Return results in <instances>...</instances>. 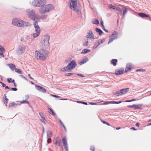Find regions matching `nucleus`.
<instances>
[{"instance_id":"nucleus-64","label":"nucleus","mask_w":151,"mask_h":151,"mask_svg":"<svg viewBox=\"0 0 151 151\" xmlns=\"http://www.w3.org/2000/svg\"><path fill=\"white\" fill-rule=\"evenodd\" d=\"M115 128H116V129L119 130V129H120L121 128V127H116Z\"/></svg>"},{"instance_id":"nucleus-9","label":"nucleus","mask_w":151,"mask_h":151,"mask_svg":"<svg viewBox=\"0 0 151 151\" xmlns=\"http://www.w3.org/2000/svg\"><path fill=\"white\" fill-rule=\"evenodd\" d=\"M118 37V33L116 31L114 32L111 35L109 36V40L108 44L112 42L114 40L116 39Z\"/></svg>"},{"instance_id":"nucleus-40","label":"nucleus","mask_w":151,"mask_h":151,"mask_svg":"<svg viewBox=\"0 0 151 151\" xmlns=\"http://www.w3.org/2000/svg\"><path fill=\"white\" fill-rule=\"evenodd\" d=\"M0 51L2 52H5V50L3 47L0 45Z\"/></svg>"},{"instance_id":"nucleus-5","label":"nucleus","mask_w":151,"mask_h":151,"mask_svg":"<svg viewBox=\"0 0 151 151\" xmlns=\"http://www.w3.org/2000/svg\"><path fill=\"white\" fill-rule=\"evenodd\" d=\"M27 14L28 16L31 18L35 22L38 21L37 20V16L35 14V12L33 10H28L27 11Z\"/></svg>"},{"instance_id":"nucleus-24","label":"nucleus","mask_w":151,"mask_h":151,"mask_svg":"<svg viewBox=\"0 0 151 151\" xmlns=\"http://www.w3.org/2000/svg\"><path fill=\"white\" fill-rule=\"evenodd\" d=\"M62 142L63 144V146L65 149L66 150V138L64 137L62 139Z\"/></svg>"},{"instance_id":"nucleus-58","label":"nucleus","mask_w":151,"mask_h":151,"mask_svg":"<svg viewBox=\"0 0 151 151\" xmlns=\"http://www.w3.org/2000/svg\"><path fill=\"white\" fill-rule=\"evenodd\" d=\"M11 89H12L13 91H17V88H11Z\"/></svg>"},{"instance_id":"nucleus-48","label":"nucleus","mask_w":151,"mask_h":151,"mask_svg":"<svg viewBox=\"0 0 151 151\" xmlns=\"http://www.w3.org/2000/svg\"><path fill=\"white\" fill-rule=\"evenodd\" d=\"M19 102H20V103H28L27 101L26 100H23V101H19Z\"/></svg>"},{"instance_id":"nucleus-31","label":"nucleus","mask_w":151,"mask_h":151,"mask_svg":"<svg viewBox=\"0 0 151 151\" xmlns=\"http://www.w3.org/2000/svg\"><path fill=\"white\" fill-rule=\"evenodd\" d=\"M4 96H5V98L4 99V103L6 106H7V104L8 101L9 100L6 97V96L5 94L4 95Z\"/></svg>"},{"instance_id":"nucleus-46","label":"nucleus","mask_w":151,"mask_h":151,"mask_svg":"<svg viewBox=\"0 0 151 151\" xmlns=\"http://www.w3.org/2000/svg\"><path fill=\"white\" fill-rule=\"evenodd\" d=\"M59 122H60V123L62 125V126H63L64 129L65 130V125L63 124V122H62V121H61V120L60 119L59 120Z\"/></svg>"},{"instance_id":"nucleus-11","label":"nucleus","mask_w":151,"mask_h":151,"mask_svg":"<svg viewBox=\"0 0 151 151\" xmlns=\"http://www.w3.org/2000/svg\"><path fill=\"white\" fill-rule=\"evenodd\" d=\"M19 22L17 26L21 27L24 26H29L31 25V24L28 22H24V21L19 19Z\"/></svg>"},{"instance_id":"nucleus-42","label":"nucleus","mask_w":151,"mask_h":151,"mask_svg":"<svg viewBox=\"0 0 151 151\" xmlns=\"http://www.w3.org/2000/svg\"><path fill=\"white\" fill-rule=\"evenodd\" d=\"M88 41H86L83 43V45L84 46H86L88 45Z\"/></svg>"},{"instance_id":"nucleus-27","label":"nucleus","mask_w":151,"mask_h":151,"mask_svg":"<svg viewBox=\"0 0 151 151\" xmlns=\"http://www.w3.org/2000/svg\"><path fill=\"white\" fill-rule=\"evenodd\" d=\"M117 60L116 59H113L111 60V63L114 66H115L117 64Z\"/></svg>"},{"instance_id":"nucleus-26","label":"nucleus","mask_w":151,"mask_h":151,"mask_svg":"<svg viewBox=\"0 0 151 151\" xmlns=\"http://www.w3.org/2000/svg\"><path fill=\"white\" fill-rule=\"evenodd\" d=\"M88 61V59L87 58H86L85 59L82 60L80 63V64L81 65L83 64Z\"/></svg>"},{"instance_id":"nucleus-54","label":"nucleus","mask_w":151,"mask_h":151,"mask_svg":"<svg viewBox=\"0 0 151 151\" xmlns=\"http://www.w3.org/2000/svg\"><path fill=\"white\" fill-rule=\"evenodd\" d=\"M0 83L1 84L3 87H5L6 86V85L2 82H1Z\"/></svg>"},{"instance_id":"nucleus-44","label":"nucleus","mask_w":151,"mask_h":151,"mask_svg":"<svg viewBox=\"0 0 151 151\" xmlns=\"http://www.w3.org/2000/svg\"><path fill=\"white\" fill-rule=\"evenodd\" d=\"M77 102L79 103H80L83 104L85 105H87L88 104L87 103V102H84L83 101H77Z\"/></svg>"},{"instance_id":"nucleus-47","label":"nucleus","mask_w":151,"mask_h":151,"mask_svg":"<svg viewBox=\"0 0 151 151\" xmlns=\"http://www.w3.org/2000/svg\"><path fill=\"white\" fill-rule=\"evenodd\" d=\"M39 114L40 115V116L42 118L44 117V115L42 113V112L39 113Z\"/></svg>"},{"instance_id":"nucleus-41","label":"nucleus","mask_w":151,"mask_h":151,"mask_svg":"<svg viewBox=\"0 0 151 151\" xmlns=\"http://www.w3.org/2000/svg\"><path fill=\"white\" fill-rule=\"evenodd\" d=\"M101 121L104 124H106L107 125H108V126H110V124L108 123V122H106L105 121H104L103 120H101Z\"/></svg>"},{"instance_id":"nucleus-4","label":"nucleus","mask_w":151,"mask_h":151,"mask_svg":"<svg viewBox=\"0 0 151 151\" xmlns=\"http://www.w3.org/2000/svg\"><path fill=\"white\" fill-rule=\"evenodd\" d=\"M50 37L47 35L44 36L42 38L41 41L40 42V45L43 48H46L49 45V40Z\"/></svg>"},{"instance_id":"nucleus-61","label":"nucleus","mask_w":151,"mask_h":151,"mask_svg":"<svg viewBox=\"0 0 151 151\" xmlns=\"http://www.w3.org/2000/svg\"><path fill=\"white\" fill-rule=\"evenodd\" d=\"M135 125L136 126L139 127V123H137Z\"/></svg>"},{"instance_id":"nucleus-34","label":"nucleus","mask_w":151,"mask_h":151,"mask_svg":"<svg viewBox=\"0 0 151 151\" xmlns=\"http://www.w3.org/2000/svg\"><path fill=\"white\" fill-rule=\"evenodd\" d=\"M48 109L50 110V111H49V113L50 114L53 116H55L56 115V114L55 113V112H54L51 109H50L49 108H48Z\"/></svg>"},{"instance_id":"nucleus-3","label":"nucleus","mask_w":151,"mask_h":151,"mask_svg":"<svg viewBox=\"0 0 151 151\" xmlns=\"http://www.w3.org/2000/svg\"><path fill=\"white\" fill-rule=\"evenodd\" d=\"M54 7L51 4H48L46 5H43L39 9V12L41 14H45L46 12H49L50 11L54 9Z\"/></svg>"},{"instance_id":"nucleus-32","label":"nucleus","mask_w":151,"mask_h":151,"mask_svg":"<svg viewBox=\"0 0 151 151\" xmlns=\"http://www.w3.org/2000/svg\"><path fill=\"white\" fill-rule=\"evenodd\" d=\"M16 105V104L14 102H12L9 104V107H12L14 106H15Z\"/></svg>"},{"instance_id":"nucleus-20","label":"nucleus","mask_w":151,"mask_h":151,"mask_svg":"<svg viewBox=\"0 0 151 151\" xmlns=\"http://www.w3.org/2000/svg\"><path fill=\"white\" fill-rule=\"evenodd\" d=\"M138 15L142 18L148 17H149V15L143 13H139Z\"/></svg>"},{"instance_id":"nucleus-13","label":"nucleus","mask_w":151,"mask_h":151,"mask_svg":"<svg viewBox=\"0 0 151 151\" xmlns=\"http://www.w3.org/2000/svg\"><path fill=\"white\" fill-rule=\"evenodd\" d=\"M86 37L87 38H88L90 40L94 39H95L93 33L91 30L89 31L87 33V35Z\"/></svg>"},{"instance_id":"nucleus-10","label":"nucleus","mask_w":151,"mask_h":151,"mask_svg":"<svg viewBox=\"0 0 151 151\" xmlns=\"http://www.w3.org/2000/svg\"><path fill=\"white\" fill-rule=\"evenodd\" d=\"M129 88L122 89L120 91L116 92L115 95L117 96L122 95L127 92L129 91Z\"/></svg>"},{"instance_id":"nucleus-23","label":"nucleus","mask_w":151,"mask_h":151,"mask_svg":"<svg viewBox=\"0 0 151 151\" xmlns=\"http://www.w3.org/2000/svg\"><path fill=\"white\" fill-rule=\"evenodd\" d=\"M91 52V50L89 49H85L83 50L82 52H81V53L82 54H86L88 53Z\"/></svg>"},{"instance_id":"nucleus-14","label":"nucleus","mask_w":151,"mask_h":151,"mask_svg":"<svg viewBox=\"0 0 151 151\" xmlns=\"http://www.w3.org/2000/svg\"><path fill=\"white\" fill-rule=\"evenodd\" d=\"M53 142L54 144L57 146H60V139L58 137L54 138Z\"/></svg>"},{"instance_id":"nucleus-53","label":"nucleus","mask_w":151,"mask_h":151,"mask_svg":"<svg viewBox=\"0 0 151 151\" xmlns=\"http://www.w3.org/2000/svg\"><path fill=\"white\" fill-rule=\"evenodd\" d=\"M89 104L92 105H97V104L96 103H93L92 102H89Z\"/></svg>"},{"instance_id":"nucleus-2","label":"nucleus","mask_w":151,"mask_h":151,"mask_svg":"<svg viewBox=\"0 0 151 151\" xmlns=\"http://www.w3.org/2000/svg\"><path fill=\"white\" fill-rule=\"evenodd\" d=\"M77 0H70L68 5L70 8L78 14H81V10L77 6Z\"/></svg>"},{"instance_id":"nucleus-7","label":"nucleus","mask_w":151,"mask_h":151,"mask_svg":"<svg viewBox=\"0 0 151 151\" xmlns=\"http://www.w3.org/2000/svg\"><path fill=\"white\" fill-rule=\"evenodd\" d=\"M33 24L35 28V31L36 32V33H34L33 34V36L34 38H36L40 34V29L37 22H35Z\"/></svg>"},{"instance_id":"nucleus-33","label":"nucleus","mask_w":151,"mask_h":151,"mask_svg":"<svg viewBox=\"0 0 151 151\" xmlns=\"http://www.w3.org/2000/svg\"><path fill=\"white\" fill-rule=\"evenodd\" d=\"M100 45V43H99V42H96L95 43L93 47V48L96 49L97 47Z\"/></svg>"},{"instance_id":"nucleus-17","label":"nucleus","mask_w":151,"mask_h":151,"mask_svg":"<svg viewBox=\"0 0 151 151\" xmlns=\"http://www.w3.org/2000/svg\"><path fill=\"white\" fill-rule=\"evenodd\" d=\"M109 8L112 9L114 10L116 9L117 10L120 12H121L122 11V10L119 7H115L114 6H113L111 4H109Z\"/></svg>"},{"instance_id":"nucleus-59","label":"nucleus","mask_w":151,"mask_h":151,"mask_svg":"<svg viewBox=\"0 0 151 151\" xmlns=\"http://www.w3.org/2000/svg\"><path fill=\"white\" fill-rule=\"evenodd\" d=\"M110 101H108L107 102H104V104H111V103H110Z\"/></svg>"},{"instance_id":"nucleus-21","label":"nucleus","mask_w":151,"mask_h":151,"mask_svg":"<svg viewBox=\"0 0 151 151\" xmlns=\"http://www.w3.org/2000/svg\"><path fill=\"white\" fill-rule=\"evenodd\" d=\"M142 104H134V108L135 109H141L142 108L141 106H142Z\"/></svg>"},{"instance_id":"nucleus-16","label":"nucleus","mask_w":151,"mask_h":151,"mask_svg":"<svg viewBox=\"0 0 151 151\" xmlns=\"http://www.w3.org/2000/svg\"><path fill=\"white\" fill-rule=\"evenodd\" d=\"M132 67V65L131 63L127 64L125 69V72L127 73L130 70H131Z\"/></svg>"},{"instance_id":"nucleus-12","label":"nucleus","mask_w":151,"mask_h":151,"mask_svg":"<svg viewBox=\"0 0 151 151\" xmlns=\"http://www.w3.org/2000/svg\"><path fill=\"white\" fill-rule=\"evenodd\" d=\"M47 142L49 144L51 142V138L52 136V133L51 131H47Z\"/></svg>"},{"instance_id":"nucleus-25","label":"nucleus","mask_w":151,"mask_h":151,"mask_svg":"<svg viewBox=\"0 0 151 151\" xmlns=\"http://www.w3.org/2000/svg\"><path fill=\"white\" fill-rule=\"evenodd\" d=\"M8 65L12 70H14L16 68L15 65L12 63L8 64Z\"/></svg>"},{"instance_id":"nucleus-62","label":"nucleus","mask_w":151,"mask_h":151,"mask_svg":"<svg viewBox=\"0 0 151 151\" xmlns=\"http://www.w3.org/2000/svg\"><path fill=\"white\" fill-rule=\"evenodd\" d=\"M104 27V30L106 32L108 33V32H108V30L107 29H105V28H104V27Z\"/></svg>"},{"instance_id":"nucleus-52","label":"nucleus","mask_w":151,"mask_h":151,"mask_svg":"<svg viewBox=\"0 0 151 151\" xmlns=\"http://www.w3.org/2000/svg\"><path fill=\"white\" fill-rule=\"evenodd\" d=\"M73 74V73H67V76L72 75Z\"/></svg>"},{"instance_id":"nucleus-22","label":"nucleus","mask_w":151,"mask_h":151,"mask_svg":"<svg viewBox=\"0 0 151 151\" xmlns=\"http://www.w3.org/2000/svg\"><path fill=\"white\" fill-rule=\"evenodd\" d=\"M19 19H14L13 20L12 23L14 25L17 26L18 23Z\"/></svg>"},{"instance_id":"nucleus-60","label":"nucleus","mask_w":151,"mask_h":151,"mask_svg":"<svg viewBox=\"0 0 151 151\" xmlns=\"http://www.w3.org/2000/svg\"><path fill=\"white\" fill-rule=\"evenodd\" d=\"M101 24L102 26V27H104V22H103V21H102L101 22Z\"/></svg>"},{"instance_id":"nucleus-45","label":"nucleus","mask_w":151,"mask_h":151,"mask_svg":"<svg viewBox=\"0 0 151 151\" xmlns=\"http://www.w3.org/2000/svg\"><path fill=\"white\" fill-rule=\"evenodd\" d=\"M136 100L135 99H133L131 100H127L126 101H125V102H131L132 101H135Z\"/></svg>"},{"instance_id":"nucleus-51","label":"nucleus","mask_w":151,"mask_h":151,"mask_svg":"<svg viewBox=\"0 0 151 151\" xmlns=\"http://www.w3.org/2000/svg\"><path fill=\"white\" fill-rule=\"evenodd\" d=\"M77 75H78V76H81V77H84L85 76H84L82 74H79V73L78 74H77Z\"/></svg>"},{"instance_id":"nucleus-43","label":"nucleus","mask_w":151,"mask_h":151,"mask_svg":"<svg viewBox=\"0 0 151 151\" xmlns=\"http://www.w3.org/2000/svg\"><path fill=\"white\" fill-rule=\"evenodd\" d=\"M45 117L42 118L40 119V121L43 122L44 124H45Z\"/></svg>"},{"instance_id":"nucleus-1","label":"nucleus","mask_w":151,"mask_h":151,"mask_svg":"<svg viewBox=\"0 0 151 151\" xmlns=\"http://www.w3.org/2000/svg\"><path fill=\"white\" fill-rule=\"evenodd\" d=\"M48 54V52L47 51L41 50L40 52L36 51L35 53V56L37 59L44 60L46 59Z\"/></svg>"},{"instance_id":"nucleus-50","label":"nucleus","mask_w":151,"mask_h":151,"mask_svg":"<svg viewBox=\"0 0 151 151\" xmlns=\"http://www.w3.org/2000/svg\"><path fill=\"white\" fill-rule=\"evenodd\" d=\"M4 52H0V55L1 57H4V54H3V53H4Z\"/></svg>"},{"instance_id":"nucleus-28","label":"nucleus","mask_w":151,"mask_h":151,"mask_svg":"<svg viewBox=\"0 0 151 151\" xmlns=\"http://www.w3.org/2000/svg\"><path fill=\"white\" fill-rule=\"evenodd\" d=\"M122 10L123 11V18H124L125 17V14L127 12V9L126 8L123 7L122 9Z\"/></svg>"},{"instance_id":"nucleus-36","label":"nucleus","mask_w":151,"mask_h":151,"mask_svg":"<svg viewBox=\"0 0 151 151\" xmlns=\"http://www.w3.org/2000/svg\"><path fill=\"white\" fill-rule=\"evenodd\" d=\"M122 101H119L118 102L116 101H110L111 104H119L121 103Z\"/></svg>"},{"instance_id":"nucleus-35","label":"nucleus","mask_w":151,"mask_h":151,"mask_svg":"<svg viewBox=\"0 0 151 151\" xmlns=\"http://www.w3.org/2000/svg\"><path fill=\"white\" fill-rule=\"evenodd\" d=\"M7 81L9 83H10L11 82L12 83H14V80H13L12 78H7Z\"/></svg>"},{"instance_id":"nucleus-8","label":"nucleus","mask_w":151,"mask_h":151,"mask_svg":"<svg viewBox=\"0 0 151 151\" xmlns=\"http://www.w3.org/2000/svg\"><path fill=\"white\" fill-rule=\"evenodd\" d=\"M77 65L75 61L74 60H71L67 66V69L69 70H71L74 69Z\"/></svg>"},{"instance_id":"nucleus-56","label":"nucleus","mask_w":151,"mask_h":151,"mask_svg":"<svg viewBox=\"0 0 151 151\" xmlns=\"http://www.w3.org/2000/svg\"><path fill=\"white\" fill-rule=\"evenodd\" d=\"M143 70V69H138L136 70V72H138L140 71H141V70Z\"/></svg>"},{"instance_id":"nucleus-19","label":"nucleus","mask_w":151,"mask_h":151,"mask_svg":"<svg viewBox=\"0 0 151 151\" xmlns=\"http://www.w3.org/2000/svg\"><path fill=\"white\" fill-rule=\"evenodd\" d=\"M25 50L24 47H19L17 50V52L19 54H22Z\"/></svg>"},{"instance_id":"nucleus-57","label":"nucleus","mask_w":151,"mask_h":151,"mask_svg":"<svg viewBox=\"0 0 151 151\" xmlns=\"http://www.w3.org/2000/svg\"><path fill=\"white\" fill-rule=\"evenodd\" d=\"M65 67H64L63 68H62V69H61L60 70V71H65Z\"/></svg>"},{"instance_id":"nucleus-6","label":"nucleus","mask_w":151,"mask_h":151,"mask_svg":"<svg viewBox=\"0 0 151 151\" xmlns=\"http://www.w3.org/2000/svg\"><path fill=\"white\" fill-rule=\"evenodd\" d=\"M46 3V0H34L32 3V5L35 6L40 7L43 6Z\"/></svg>"},{"instance_id":"nucleus-63","label":"nucleus","mask_w":151,"mask_h":151,"mask_svg":"<svg viewBox=\"0 0 151 151\" xmlns=\"http://www.w3.org/2000/svg\"><path fill=\"white\" fill-rule=\"evenodd\" d=\"M28 76H29V78H31V79H33V78H32L31 76V75H30V74H29L28 75Z\"/></svg>"},{"instance_id":"nucleus-29","label":"nucleus","mask_w":151,"mask_h":151,"mask_svg":"<svg viewBox=\"0 0 151 151\" xmlns=\"http://www.w3.org/2000/svg\"><path fill=\"white\" fill-rule=\"evenodd\" d=\"M93 23L94 24H98L99 23V21L97 19H94L92 20Z\"/></svg>"},{"instance_id":"nucleus-55","label":"nucleus","mask_w":151,"mask_h":151,"mask_svg":"<svg viewBox=\"0 0 151 151\" xmlns=\"http://www.w3.org/2000/svg\"><path fill=\"white\" fill-rule=\"evenodd\" d=\"M127 107L129 108H134V104H133L132 105H128L127 106Z\"/></svg>"},{"instance_id":"nucleus-49","label":"nucleus","mask_w":151,"mask_h":151,"mask_svg":"<svg viewBox=\"0 0 151 151\" xmlns=\"http://www.w3.org/2000/svg\"><path fill=\"white\" fill-rule=\"evenodd\" d=\"M95 148L93 146H91V147L90 150L92 151H95Z\"/></svg>"},{"instance_id":"nucleus-30","label":"nucleus","mask_w":151,"mask_h":151,"mask_svg":"<svg viewBox=\"0 0 151 151\" xmlns=\"http://www.w3.org/2000/svg\"><path fill=\"white\" fill-rule=\"evenodd\" d=\"M96 31L99 33V35H101L103 33V32L100 29L97 28H96Z\"/></svg>"},{"instance_id":"nucleus-38","label":"nucleus","mask_w":151,"mask_h":151,"mask_svg":"<svg viewBox=\"0 0 151 151\" xmlns=\"http://www.w3.org/2000/svg\"><path fill=\"white\" fill-rule=\"evenodd\" d=\"M105 40L104 39H100L98 41V42H99V43H100V44L103 43H104V42Z\"/></svg>"},{"instance_id":"nucleus-15","label":"nucleus","mask_w":151,"mask_h":151,"mask_svg":"<svg viewBox=\"0 0 151 151\" xmlns=\"http://www.w3.org/2000/svg\"><path fill=\"white\" fill-rule=\"evenodd\" d=\"M36 87L37 88V89L43 93H45L46 91V89L43 87L40 86L35 85Z\"/></svg>"},{"instance_id":"nucleus-39","label":"nucleus","mask_w":151,"mask_h":151,"mask_svg":"<svg viewBox=\"0 0 151 151\" xmlns=\"http://www.w3.org/2000/svg\"><path fill=\"white\" fill-rule=\"evenodd\" d=\"M47 15H44L41 16L40 18L43 19H45L47 18Z\"/></svg>"},{"instance_id":"nucleus-37","label":"nucleus","mask_w":151,"mask_h":151,"mask_svg":"<svg viewBox=\"0 0 151 151\" xmlns=\"http://www.w3.org/2000/svg\"><path fill=\"white\" fill-rule=\"evenodd\" d=\"M15 71L20 74H22V71L19 69H15Z\"/></svg>"},{"instance_id":"nucleus-18","label":"nucleus","mask_w":151,"mask_h":151,"mask_svg":"<svg viewBox=\"0 0 151 151\" xmlns=\"http://www.w3.org/2000/svg\"><path fill=\"white\" fill-rule=\"evenodd\" d=\"M124 69L121 68L118 70H116L115 71V74L116 75H119L123 73Z\"/></svg>"}]
</instances>
